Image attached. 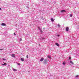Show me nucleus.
<instances>
[{
    "label": "nucleus",
    "instance_id": "1",
    "mask_svg": "<svg viewBox=\"0 0 79 79\" xmlns=\"http://www.w3.org/2000/svg\"><path fill=\"white\" fill-rule=\"evenodd\" d=\"M70 63L72 64V65H73L74 64V63L71 60L70 61Z\"/></svg>",
    "mask_w": 79,
    "mask_h": 79
},
{
    "label": "nucleus",
    "instance_id": "2",
    "mask_svg": "<svg viewBox=\"0 0 79 79\" xmlns=\"http://www.w3.org/2000/svg\"><path fill=\"white\" fill-rule=\"evenodd\" d=\"M66 31H69V28L68 27H66Z\"/></svg>",
    "mask_w": 79,
    "mask_h": 79
},
{
    "label": "nucleus",
    "instance_id": "3",
    "mask_svg": "<svg viewBox=\"0 0 79 79\" xmlns=\"http://www.w3.org/2000/svg\"><path fill=\"white\" fill-rule=\"evenodd\" d=\"M2 26H6V24L4 23H2L1 24Z\"/></svg>",
    "mask_w": 79,
    "mask_h": 79
},
{
    "label": "nucleus",
    "instance_id": "4",
    "mask_svg": "<svg viewBox=\"0 0 79 79\" xmlns=\"http://www.w3.org/2000/svg\"><path fill=\"white\" fill-rule=\"evenodd\" d=\"M63 12H66V11L64 10H61V12L63 13Z\"/></svg>",
    "mask_w": 79,
    "mask_h": 79
},
{
    "label": "nucleus",
    "instance_id": "5",
    "mask_svg": "<svg viewBox=\"0 0 79 79\" xmlns=\"http://www.w3.org/2000/svg\"><path fill=\"white\" fill-rule=\"evenodd\" d=\"M6 64H7L6 63H4V64H2V66H6Z\"/></svg>",
    "mask_w": 79,
    "mask_h": 79
},
{
    "label": "nucleus",
    "instance_id": "6",
    "mask_svg": "<svg viewBox=\"0 0 79 79\" xmlns=\"http://www.w3.org/2000/svg\"><path fill=\"white\" fill-rule=\"evenodd\" d=\"M11 56H12V57H15V54H12L11 55Z\"/></svg>",
    "mask_w": 79,
    "mask_h": 79
},
{
    "label": "nucleus",
    "instance_id": "7",
    "mask_svg": "<svg viewBox=\"0 0 79 79\" xmlns=\"http://www.w3.org/2000/svg\"><path fill=\"white\" fill-rule=\"evenodd\" d=\"M56 45H57V46H58V47H59V46H60V45L58 43H56Z\"/></svg>",
    "mask_w": 79,
    "mask_h": 79
},
{
    "label": "nucleus",
    "instance_id": "8",
    "mask_svg": "<svg viewBox=\"0 0 79 79\" xmlns=\"http://www.w3.org/2000/svg\"><path fill=\"white\" fill-rule=\"evenodd\" d=\"M51 21H52V22L54 21V20H53V18H51Z\"/></svg>",
    "mask_w": 79,
    "mask_h": 79
},
{
    "label": "nucleus",
    "instance_id": "9",
    "mask_svg": "<svg viewBox=\"0 0 79 79\" xmlns=\"http://www.w3.org/2000/svg\"><path fill=\"white\" fill-rule=\"evenodd\" d=\"M48 58H51V56H48Z\"/></svg>",
    "mask_w": 79,
    "mask_h": 79
},
{
    "label": "nucleus",
    "instance_id": "10",
    "mask_svg": "<svg viewBox=\"0 0 79 79\" xmlns=\"http://www.w3.org/2000/svg\"><path fill=\"white\" fill-rule=\"evenodd\" d=\"M13 71H17V70L16 69H13Z\"/></svg>",
    "mask_w": 79,
    "mask_h": 79
},
{
    "label": "nucleus",
    "instance_id": "11",
    "mask_svg": "<svg viewBox=\"0 0 79 79\" xmlns=\"http://www.w3.org/2000/svg\"><path fill=\"white\" fill-rule=\"evenodd\" d=\"M66 64V63H65V62L64 61L63 62V64L64 65V64Z\"/></svg>",
    "mask_w": 79,
    "mask_h": 79
},
{
    "label": "nucleus",
    "instance_id": "12",
    "mask_svg": "<svg viewBox=\"0 0 79 79\" xmlns=\"http://www.w3.org/2000/svg\"><path fill=\"white\" fill-rule=\"evenodd\" d=\"M40 32H41V33H42V32H43L42 30L41 29L40 30Z\"/></svg>",
    "mask_w": 79,
    "mask_h": 79
},
{
    "label": "nucleus",
    "instance_id": "13",
    "mask_svg": "<svg viewBox=\"0 0 79 79\" xmlns=\"http://www.w3.org/2000/svg\"><path fill=\"white\" fill-rule=\"evenodd\" d=\"M58 27H60V26H61L60 25L58 24Z\"/></svg>",
    "mask_w": 79,
    "mask_h": 79
},
{
    "label": "nucleus",
    "instance_id": "14",
    "mask_svg": "<svg viewBox=\"0 0 79 79\" xmlns=\"http://www.w3.org/2000/svg\"><path fill=\"white\" fill-rule=\"evenodd\" d=\"M41 60H44V58H41Z\"/></svg>",
    "mask_w": 79,
    "mask_h": 79
},
{
    "label": "nucleus",
    "instance_id": "15",
    "mask_svg": "<svg viewBox=\"0 0 79 79\" xmlns=\"http://www.w3.org/2000/svg\"><path fill=\"white\" fill-rule=\"evenodd\" d=\"M17 64L18 65H20V64L19 63H17Z\"/></svg>",
    "mask_w": 79,
    "mask_h": 79
},
{
    "label": "nucleus",
    "instance_id": "16",
    "mask_svg": "<svg viewBox=\"0 0 79 79\" xmlns=\"http://www.w3.org/2000/svg\"><path fill=\"white\" fill-rule=\"evenodd\" d=\"M70 17H72V16H73V15L71 14V15H70Z\"/></svg>",
    "mask_w": 79,
    "mask_h": 79
},
{
    "label": "nucleus",
    "instance_id": "17",
    "mask_svg": "<svg viewBox=\"0 0 79 79\" xmlns=\"http://www.w3.org/2000/svg\"><path fill=\"white\" fill-rule=\"evenodd\" d=\"M0 50H3V49H0Z\"/></svg>",
    "mask_w": 79,
    "mask_h": 79
},
{
    "label": "nucleus",
    "instance_id": "18",
    "mask_svg": "<svg viewBox=\"0 0 79 79\" xmlns=\"http://www.w3.org/2000/svg\"><path fill=\"white\" fill-rule=\"evenodd\" d=\"M43 60H40V61H43Z\"/></svg>",
    "mask_w": 79,
    "mask_h": 79
},
{
    "label": "nucleus",
    "instance_id": "19",
    "mask_svg": "<svg viewBox=\"0 0 79 79\" xmlns=\"http://www.w3.org/2000/svg\"><path fill=\"white\" fill-rule=\"evenodd\" d=\"M76 77H79V75H77L76 76Z\"/></svg>",
    "mask_w": 79,
    "mask_h": 79
},
{
    "label": "nucleus",
    "instance_id": "20",
    "mask_svg": "<svg viewBox=\"0 0 79 79\" xmlns=\"http://www.w3.org/2000/svg\"><path fill=\"white\" fill-rule=\"evenodd\" d=\"M39 30H41V29L39 27Z\"/></svg>",
    "mask_w": 79,
    "mask_h": 79
},
{
    "label": "nucleus",
    "instance_id": "21",
    "mask_svg": "<svg viewBox=\"0 0 79 79\" xmlns=\"http://www.w3.org/2000/svg\"><path fill=\"white\" fill-rule=\"evenodd\" d=\"M20 41H22V39H21V38L20 39Z\"/></svg>",
    "mask_w": 79,
    "mask_h": 79
},
{
    "label": "nucleus",
    "instance_id": "22",
    "mask_svg": "<svg viewBox=\"0 0 79 79\" xmlns=\"http://www.w3.org/2000/svg\"><path fill=\"white\" fill-rule=\"evenodd\" d=\"M28 55H27V58H28Z\"/></svg>",
    "mask_w": 79,
    "mask_h": 79
},
{
    "label": "nucleus",
    "instance_id": "23",
    "mask_svg": "<svg viewBox=\"0 0 79 79\" xmlns=\"http://www.w3.org/2000/svg\"><path fill=\"white\" fill-rule=\"evenodd\" d=\"M71 57H69V60H71Z\"/></svg>",
    "mask_w": 79,
    "mask_h": 79
},
{
    "label": "nucleus",
    "instance_id": "24",
    "mask_svg": "<svg viewBox=\"0 0 79 79\" xmlns=\"http://www.w3.org/2000/svg\"><path fill=\"white\" fill-rule=\"evenodd\" d=\"M21 61H24V60H21Z\"/></svg>",
    "mask_w": 79,
    "mask_h": 79
},
{
    "label": "nucleus",
    "instance_id": "25",
    "mask_svg": "<svg viewBox=\"0 0 79 79\" xmlns=\"http://www.w3.org/2000/svg\"><path fill=\"white\" fill-rule=\"evenodd\" d=\"M57 36H58V37H59V36H60V35H57Z\"/></svg>",
    "mask_w": 79,
    "mask_h": 79
},
{
    "label": "nucleus",
    "instance_id": "26",
    "mask_svg": "<svg viewBox=\"0 0 79 79\" xmlns=\"http://www.w3.org/2000/svg\"><path fill=\"white\" fill-rule=\"evenodd\" d=\"M2 10V8H0V10Z\"/></svg>",
    "mask_w": 79,
    "mask_h": 79
},
{
    "label": "nucleus",
    "instance_id": "27",
    "mask_svg": "<svg viewBox=\"0 0 79 79\" xmlns=\"http://www.w3.org/2000/svg\"><path fill=\"white\" fill-rule=\"evenodd\" d=\"M14 35H16V34H15V33H14Z\"/></svg>",
    "mask_w": 79,
    "mask_h": 79
},
{
    "label": "nucleus",
    "instance_id": "28",
    "mask_svg": "<svg viewBox=\"0 0 79 79\" xmlns=\"http://www.w3.org/2000/svg\"><path fill=\"white\" fill-rule=\"evenodd\" d=\"M21 60H23V59L22 58H21Z\"/></svg>",
    "mask_w": 79,
    "mask_h": 79
},
{
    "label": "nucleus",
    "instance_id": "29",
    "mask_svg": "<svg viewBox=\"0 0 79 79\" xmlns=\"http://www.w3.org/2000/svg\"><path fill=\"white\" fill-rule=\"evenodd\" d=\"M43 29H45V28H44Z\"/></svg>",
    "mask_w": 79,
    "mask_h": 79
},
{
    "label": "nucleus",
    "instance_id": "30",
    "mask_svg": "<svg viewBox=\"0 0 79 79\" xmlns=\"http://www.w3.org/2000/svg\"><path fill=\"white\" fill-rule=\"evenodd\" d=\"M3 60H5V59H3Z\"/></svg>",
    "mask_w": 79,
    "mask_h": 79
}]
</instances>
